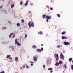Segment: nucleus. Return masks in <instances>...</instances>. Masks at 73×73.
Masks as SVG:
<instances>
[{
	"label": "nucleus",
	"instance_id": "nucleus-29",
	"mask_svg": "<svg viewBox=\"0 0 73 73\" xmlns=\"http://www.w3.org/2000/svg\"><path fill=\"white\" fill-rule=\"evenodd\" d=\"M25 65H23L22 66V68H23V69H24V68H25Z\"/></svg>",
	"mask_w": 73,
	"mask_h": 73
},
{
	"label": "nucleus",
	"instance_id": "nucleus-33",
	"mask_svg": "<svg viewBox=\"0 0 73 73\" xmlns=\"http://www.w3.org/2000/svg\"><path fill=\"white\" fill-rule=\"evenodd\" d=\"M26 66V68H29V66H27V65Z\"/></svg>",
	"mask_w": 73,
	"mask_h": 73
},
{
	"label": "nucleus",
	"instance_id": "nucleus-27",
	"mask_svg": "<svg viewBox=\"0 0 73 73\" xmlns=\"http://www.w3.org/2000/svg\"><path fill=\"white\" fill-rule=\"evenodd\" d=\"M64 67L65 68V69H66V64H64Z\"/></svg>",
	"mask_w": 73,
	"mask_h": 73
},
{
	"label": "nucleus",
	"instance_id": "nucleus-25",
	"mask_svg": "<svg viewBox=\"0 0 73 73\" xmlns=\"http://www.w3.org/2000/svg\"><path fill=\"white\" fill-rule=\"evenodd\" d=\"M14 6L15 5L14 4H13L11 5V8H13L14 7Z\"/></svg>",
	"mask_w": 73,
	"mask_h": 73
},
{
	"label": "nucleus",
	"instance_id": "nucleus-9",
	"mask_svg": "<svg viewBox=\"0 0 73 73\" xmlns=\"http://www.w3.org/2000/svg\"><path fill=\"white\" fill-rule=\"evenodd\" d=\"M30 25H31V27H34V23H32L31 24V23H30Z\"/></svg>",
	"mask_w": 73,
	"mask_h": 73
},
{
	"label": "nucleus",
	"instance_id": "nucleus-44",
	"mask_svg": "<svg viewBox=\"0 0 73 73\" xmlns=\"http://www.w3.org/2000/svg\"><path fill=\"white\" fill-rule=\"evenodd\" d=\"M30 5H33V3H31Z\"/></svg>",
	"mask_w": 73,
	"mask_h": 73
},
{
	"label": "nucleus",
	"instance_id": "nucleus-37",
	"mask_svg": "<svg viewBox=\"0 0 73 73\" xmlns=\"http://www.w3.org/2000/svg\"><path fill=\"white\" fill-rule=\"evenodd\" d=\"M57 16H58V17H60V15L59 14H57Z\"/></svg>",
	"mask_w": 73,
	"mask_h": 73
},
{
	"label": "nucleus",
	"instance_id": "nucleus-32",
	"mask_svg": "<svg viewBox=\"0 0 73 73\" xmlns=\"http://www.w3.org/2000/svg\"><path fill=\"white\" fill-rule=\"evenodd\" d=\"M61 47V46L60 45H58L57 46V48H60V47Z\"/></svg>",
	"mask_w": 73,
	"mask_h": 73
},
{
	"label": "nucleus",
	"instance_id": "nucleus-19",
	"mask_svg": "<svg viewBox=\"0 0 73 73\" xmlns=\"http://www.w3.org/2000/svg\"><path fill=\"white\" fill-rule=\"evenodd\" d=\"M20 23H17V27H19V26H20Z\"/></svg>",
	"mask_w": 73,
	"mask_h": 73
},
{
	"label": "nucleus",
	"instance_id": "nucleus-1",
	"mask_svg": "<svg viewBox=\"0 0 73 73\" xmlns=\"http://www.w3.org/2000/svg\"><path fill=\"white\" fill-rule=\"evenodd\" d=\"M17 40V39H16L15 40V45L17 44V45H18V46H21V44L18 42Z\"/></svg>",
	"mask_w": 73,
	"mask_h": 73
},
{
	"label": "nucleus",
	"instance_id": "nucleus-35",
	"mask_svg": "<svg viewBox=\"0 0 73 73\" xmlns=\"http://www.w3.org/2000/svg\"><path fill=\"white\" fill-rule=\"evenodd\" d=\"M29 13L30 14H31V13H32V12H31V11H29Z\"/></svg>",
	"mask_w": 73,
	"mask_h": 73
},
{
	"label": "nucleus",
	"instance_id": "nucleus-38",
	"mask_svg": "<svg viewBox=\"0 0 73 73\" xmlns=\"http://www.w3.org/2000/svg\"><path fill=\"white\" fill-rule=\"evenodd\" d=\"M5 72H4V71H3L2 72H1L0 73H5Z\"/></svg>",
	"mask_w": 73,
	"mask_h": 73
},
{
	"label": "nucleus",
	"instance_id": "nucleus-20",
	"mask_svg": "<svg viewBox=\"0 0 73 73\" xmlns=\"http://www.w3.org/2000/svg\"><path fill=\"white\" fill-rule=\"evenodd\" d=\"M32 48H36V46L35 45H33L32 46Z\"/></svg>",
	"mask_w": 73,
	"mask_h": 73
},
{
	"label": "nucleus",
	"instance_id": "nucleus-53",
	"mask_svg": "<svg viewBox=\"0 0 73 73\" xmlns=\"http://www.w3.org/2000/svg\"><path fill=\"white\" fill-rule=\"evenodd\" d=\"M48 11H49V10H48Z\"/></svg>",
	"mask_w": 73,
	"mask_h": 73
},
{
	"label": "nucleus",
	"instance_id": "nucleus-3",
	"mask_svg": "<svg viewBox=\"0 0 73 73\" xmlns=\"http://www.w3.org/2000/svg\"><path fill=\"white\" fill-rule=\"evenodd\" d=\"M64 43L65 45H70V43L67 42H64Z\"/></svg>",
	"mask_w": 73,
	"mask_h": 73
},
{
	"label": "nucleus",
	"instance_id": "nucleus-54",
	"mask_svg": "<svg viewBox=\"0 0 73 73\" xmlns=\"http://www.w3.org/2000/svg\"><path fill=\"white\" fill-rule=\"evenodd\" d=\"M49 28H50V27H49Z\"/></svg>",
	"mask_w": 73,
	"mask_h": 73
},
{
	"label": "nucleus",
	"instance_id": "nucleus-23",
	"mask_svg": "<svg viewBox=\"0 0 73 73\" xmlns=\"http://www.w3.org/2000/svg\"><path fill=\"white\" fill-rule=\"evenodd\" d=\"M10 57H11V55H7L6 57V58H9Z\"/></svg>",
	"mask_w": 73,
	"mask_h": 73
},
{
	"label": "nucleus",
	"instance_id": "nucleus-16",
	"mask_svg": "<svg viewBox=\"0 0 73 73\" xmlns=\"http://www.w3.org/2000/svg\"><path fill=\"white\" fill-rule=\"evenodd\" d=\"M42 32H39L38 33V34H40V35H42Z\"/></svg>",
	"mask_w": 73,
	"mask_h": 73
},
{
	"label": "nucleus",
	"instance_id": "nucleus-13",
	"mask_svg": "<svg viewBox=\"0 0 73 73\" xmlns=\"http://www.w3.org/2000/svg\"><path fill=\"white\" fill-rule=\"evenodd\" d=\"M37 52H41V50L40 49H37L36 50Z\"/></svg>",
	"mask_w": 73,
	"mask_h": 73
},
{
	"label": "nucleus",
	"instance_id": "nucleus-28",
	"mask_svg": "<svg viewBox=\"0 0 73 73\" xmlns=\"http://www.w3.org/2000/svg\"><path fill=\"white\" fill-rule=\"evenodd\" d=\"M65 33V31H64L62 33V35H64Z\"/></svg>",
	"mask_w": 73,
	"mask_h": 73
},
{
	"label": "nucleus",
	"instance_id": "nucleus-26",
	"mask_svg": "<svg viewBox=\"0 0 73 73\" xmlns=\"http://www.w3.org/2000/svg\"><path fill=\"white\" fill-rule=\"evenodd\" d=\"M27 5H28V3H26L25 4V6H27Z\"/></svg>",
	"mask_w": 73,
	"mask_h": 73
},
{
	"label": "nucleus",
	"instance_id": "nucleus-4",
	"mask_svg": "<svg viewBox=\"0 0 73 73\" xmlns=\"http://www.w3.org/2000/svg\"><path fill=\"white\" fill-rule=\"evenodd\" d=\"M55 57L56 61H57L58 60V54H56L55 56Z\"/></svg>",
	"mask_w": 73,
	"mask_h": 73
},
{
	"label": "nucleus",
	"instance_id": "nucleus-41",
	"mask_svg": "<svg viewBox=\"0 0 73 73\" xmlns=\"http://www.w3.org/2000/svg\"><path fill=\"white\" fill-rule=\"evenodd\" d=\"M20 69H23V68H22V67H20Z\"/></svg>",
	"mask_w": 73,
	"mask_h": 73
},
{
	"label": "nucleus",
	"instance_id": "nucleus-2",
	"mask_svg": "<svg viewBox=\"0 0 73 73\" xmlns=\"http://www.w3.org/2000/svg\"><path fill=\"white\" fill-rule=\"evenodd\" d=\"M60 58L61 59H62L63 60H64V55H63V54L62 53H60Z\"/></svg>",
	"mask_w": 73,
	"mask_h": 73
},
{
	"label": "nucleus",
	"instance_id": "nucleus-12",
	"mask_svg": "<svg viewBox=\"0 0 73 73\" xmlns=\"http://www.w3.org/2000/svg\"><path fill=\"white\" fill-rule=\"evenodd\" d=\"M9 47L10 48H12V49H15L14 48V47L12 46H10Z\"/></svg>",
	"mask_w": 73,
	"mask_h": 73
},
{
	"label": "nucleus",
	"instance_id": "nucleus-48",
	"mask_svg": "<svg viewBox=\"0 0 73 73\" xmlns=\"http://www.w3.org/2000/svg\"><path fill=\"white\" fill-rule=\"evenodd\" d=\"M28 2H29L27 0V2H26V3H28Z\"/></svg>",
	"mask_w": 73,
	"mask_h": 73
},
{
	"label": "nucleus",
	"instance_id": "nucleus-43",
	"mask_svg": "<svg viewBox=\"0 0 73 73\" xmlns=\"http://www.w3.org/2000/svg\"><path fill=\"white\" fill-rule=\"evenodd\" d=\"M43 68H45V65H44L43 66Z\"/></svg>",
	"mask_w": 73,
	"mask_h": 73
},
{
	"label": "nucleus",
	"instance_id": "nucleus-11",
	"mask_svg": "<svg viewBox=\"0 0 73 73\" xmlns=\"http://www.w3.org/2000/svg\"><path fill=\"white\" fill-rule=\"evenodd\" d=\"M66 38H67V37H66L62 36V40H64V39H66Z\"/></svg>",
	"mask_w": 73,
	"mask_h": 73
},
{
	"label": "nucleus",
	"instance_id": "nucleus-5",
	"mask_svg": "<svg viewBox=\"0 0 73 73\" xmlns=\"http://www.w3.org/2000/svg\"><path fill=\"white\" fill-rule=\"evenodd\" d=\"M46 18L47 19H50V18H51V16H50L49 17V16L47 15L46 16Z\"/></svg>",
	"mask_w": 73,
	"mask_h": 73
},
{
	"label": "nucleus",
	"instance_id": "nucleus-55",
	"mask_svg": "<svg viewBox=\"0 0 73 73\" xmlns=\"http://www.w3.org/2000/svg\"><path fill=\"white\" fill-rule=\"evenodd\" d=\"M72 62H73V60H72Z\"/></svg>",
	"mask_w": 73,
	"mask_h": 73
},
{
	"label": "nucleus",
	"instance_id": "nucleus-21",
	"mask_svg": "<svg viewBox=\"0 0 73 73\" xmlns=\"http://www.w3.org/2000/svg\"><path fill=\"white\" fill-rule=\"evenodd\" d=\"M21 21H22V23H24V19H22Z\"/></svg>",
	"mask_w": 73,
	"mask_h": 73
},
{
	"label": "nucleus",
	"instance_id": "nucleus-46",
	"mask_svg": "<svg viewBox=\"0 0 73 73\" xmlns=\"http://www.w3.org/2000/svg\"><path fill=\"white\" fill-rule=\"evenodd\" d=\"M41 50H43V48H42L41 49Z\"/></svg>",
	"mask_w": 73,
	"mask_h": 73
},
{
	"label": "nucleus",
	"instance_id": "nucleus-15",
	"mask_svg": "<svg viewBox=\"0 0 73 73\" xmlns=\"http://www.w3.org/2000/svg\"><path fill=\"white\" fill-rule=\"evenodd\" d=\"M58 65H59V63H58V62H57L55 64V65L56 66H58Z\"/></svg>",
	"mask_w": 73,
	"mask_h": 73
},
{
	"label": "nucleus",
	"instance_id": "nucleus-6",
	"mask_svg": "<svg viewBox=\"0 0 73 73\" xmlns=\"http://www.w3.org/2000/svg\"><path fill=\"white\" fill-rule=\"evenodd\" d=\"M33 59L35 61H37V57L36 56H34L33 57Z\"/></svg>",
	"mask_w": 73,
	"mask_h": 73
},
{
	"label": "nucleus",
	"instance_id": "nucleus-39",
	"mask_svg": "<svg viewBox=\"0 0 73 73\" xmlns=\"http://www.w3.org/2000/svg\"><path fill=\"white\" fill-rule=\"evenodd\" d=\"M3 29H7V27H5L3 28Z\"/></svg>",
	"mask_w": 73,
	"mask_h": 73
},
{
	"label": "nucleus",
	"instance_id": "nucleus-36",
	"mask_svg": "<svg viewBox=\"0 0 73 73\" xmlns=\"http://www.w3.org/2000/svg\"><path fill=\"white\" fill-rule=\"evenodd\" d=\"M15 37V34H14L13 37V38H14V37Z\"/></svg>",
	"mask_w": 73,
	"mask_h": 73
},
{
	"label": "nucleus",
	"instance_id": "nucleus-52",
	"mask_svg": "<svg viewBox=\"0 0 73 73\" xmlns=\"http://www.w3.org/2000/svg\"><path fill=\"white\" fill-rule=\"evenodd\" d=\"M41 45L42 46H43V44H41Z\"/></svg>",
	"mask_w": 73,
	"mask_h": 73
},
{
	"label": "nucleus",
	"instance_id": "nucleus-30",
	"mask_svg": "<svg viewBox=\"0 0 73 73\" xmlns=\"http://www.w3.org/2000/svg\"><path fill=\"white\" fill-rule=\"evenodd\" d=\"M59 63L60 64H62V62L61 61H59Z\"/></svg>",
	"mask_w": 73,
	"mask_h": 73
},
{
	"label": "nucleus",
	"instance_id": "nucleus-47",
	"mask_svg": "<svg viewBox=\"0 0 73 73\" xmlns=\"http://www.w3.org/2000/svg\"><path fill=\"white\" fill-rule=\"evenodd\" d=\"M3 5H2L1 7H0V8H2V7H3Z\"/></svg>",
	"mask_w": 73,
	"mask_h": 73
},
{
	"label": "nucleus",
	"instance_id": "nucleus-8",
	"mask_svg": "<svg viewBox=\"0 0 73 73\" xmlns=\"http://www.w3.org/2000/svg\"><path fill=\"white\" fill-rule=\"evenodd\" d=\"M9 58L10 60L9 61V62H12V61H13V60H12V58L11 57H9Z\"/></svg>",
	"mask_w": 73,
	"mask_h": 73
},
{
	"label": "nucleus",
	"instance_id": "nucleus-42",
	"mask_svg": "<svg viewBox=\"0 0 73 73\" xmlns=\"http://www.w3.org/2000/svg\"><path fill=\"white\" fill-rule=\"evenodd\" d=\"M8 23H9V24H11V21H9L8 22Z\"/></svg>",
	"mask_w": 73,
	"mask_h": 73
},
{
	"label": "nucleus",
	"instance_id": "nucleus-31",
	"mask_svg": "<svg viewBox=\"0 0 73 73\" xmlns=\"http://www.w3.org/2000/svg\"><path fill=\"white\" fill-rule=\"evenodd\" d=\"M71 69L72 70H73V65H71Z\"/></svg>",
	"mask_w": 73,
	"mask_h": 73
},
{
	"label": "nucleus",
	"instance_id": "nucleus-24",
	"mask_svg": "<svg viewBox=\"0 0 73 73\" xmlns=\"http://www.w3.org/2000/svg\"><path fill=\"white\" fill-rule=\"evenodd\" d=\"M72 60V58H70L69 59V61H71Z\"/></svg>",
	"mask_w": 73,
	"mask_h": 73
},
{
	"label": "nucleus",
	"instance_id": "nucleus-40",
	"mask_svg": "<svg viewBox=\"0 0 73 73\" xmlns=\"http://www.w3.org/2000/svg\"><path fill=\"white\" fill-rule=\"evenodd\" d=\"M50 10H53V8L51 7L50 8Z\"/></svg>",
	"mask_w": 73,
	"mask_h": 73
},
{
	"label": "nucleus",
	"instance_id": "nucleus-51",
	"mask_svg": "<svg viewBox=\"0 0 73 73\" xmlns=\"http://www.w3.org/2000/svg\"><path fill=\"white\" fill-rule=\"evenodd\" d=\"M31 65L32 66H33V64H31Z\"/></svg>",
	"mask_w": 73,
	"mask_h": 73
},
{
	"label": "nucleus",
	"instance_id": "nucleus-45",
	"mask_svg": "<svg viewBox=\"0 0 73 73\" xmlns=\"http://www.w3.org/2000/svg\"><path fill=\"white\" fill-rule=\"evenodd\" d=\"M48 19H46V21H47V23H48Z\"/></svg>",
	"mask_w": 73,
	"mask_h": 73
},
{
	"label": "nucleus",
	"instance_id": "nucleus-14",
	"mask_svg": "<svg viewBox=\"0 0 73 73\" xmlns=\"http://www.w3.org/2000/svg\"><path fill=\"white\" fill-rule=\"evenodd\" d=\"M46 15H42V18H43V19H44L45 18V17L46 16Z\"/></svg>",
	"mask_w": 73,
	"mask_h": 73
},
{
	"label": "nucleus",
	"instance_id": "nucleus-18",
	"mask_svg": "<svg viewBox=\"0 0 73 73\" xmlns=\"http://www.w3.org/2000/svg\"><path fill=\"white\" fill-rule=\"evenodd\" d=\"M48 70H52L53 68H48Z\"/></svg>",
	"mask_w": 73,
	"mask_h": 73
},
{
	"label": "nucleus",
	"instance_id": "nucleus-50",
	"mask_svg": "<svg viewBox=\"0 0 73 73\" xmlns=\"http://www.w3.org/2000/svg\"><path fill=\"white\" fill-rule=\"evenodd\" d=\"M52 72H53V71H51L50 73H52Z\"/></svg>",
	"mask_w": 73,
	"mask_h": 73
},
{
	"label": "nucleus",
	"instance_id": "nucleus-10",
	"mask_svg": "<svg viewBox=\"0 0 73 73\" xmlns=\"http://www.w3.org/2000/svg\"><path fill=\"white\" fill-rule=\"evenodd\" d=\"M28 25H29V28H31V22H29V23H28Z\"/></svg>",
	"mask_w": 73,
	"mask_h": 73
},
{
	"label": "nucleus",
	"instance_id": "nucleus-34",
	"mask_svg": "<svg viewBox=\"0 0 73 73\" xmlns=\"http://www.w3.org/2000/svg\"><path fill=\"white\" fill-rule=\"evenodd\" d=\"M25 38H27V34L25 35Z\"/></svg>",
	"mask_w": 73,
	"mask_h": 73
},
{
	"label": "nucleus",
	"instance_id": "nucleus-17",
	"mask_svg": "<svg viewBox=\"0 0 73 73\" xmlns=\"http://www.w3.org/2000/svg\"><path fill=\"white\" fill-rule=\"evenodd\" d=\"M13 35V33H11L9 36V37H11V35Z\"/></svg>",
	"mask_w": 73,
	"mask_h": 73
},
{
	"label": "nucleus",
	"instance_id": "nucleus-49",
	"mask_svg": "<svg viewBox=\"0 0 73 73\" xmlns=\"http://www.w3.org/2000/svg\"><path fill=\"white\" fill-rule=\"evenodd\" d=\"M30 62H31V63H33V62H31V61H30Z\"/></svg>",
	"mask_w": 73,
	"mask_h": 73
},
{
	"label": "nucleus",
	"instance_id": "nucleus-22",
	"mask_svg": "<svg viewBox=\"0 0 73 73\" xmlns=\"http://www.w3.org/2000/svg\"><path fill=\"white\" fill-rule=\"evenodd\" d=\"M23 2L22 1H20V5H22V4H23Z\"/></svg>",
	"mask_w": 73,
	"mask_h": 73
},
{
	"label": "nucleus",
	"instance_id": "nucleus-7",
	"mask_svg": "<svg viewBox=\"0 0 73 73\" xmlns=\"http://www.w3.org/2000/svg\"><path fill=\"white\" fill-rule=\"evenodd\" d=\"M19 60V58H18V57H16L15 58V60L16 62H17V61H18Z\"/></svg>",
	"mask_w": 73,
	"mask_h": 73
}]
</instances>
